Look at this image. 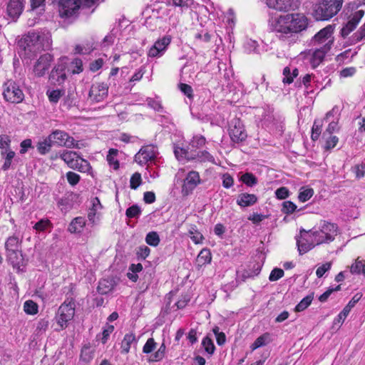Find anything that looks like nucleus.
<instances>
[{
  "label": "nucleus",
  "instance_id": "nucleus-1",
  "mask_svg": "<svg viewBox=\"0 0 365 365\" xmlns=\"http://www.w3.org/2000/svg\"><path fill=\"white\" fill-rule=\"evenodd\" d=\"M309 20L302 14L280 16L275 24V31L282 41H293L297 34L307 29Z\"/></svg>",
  "mask_w": 365,
  "mask_h": 365
},
{
  "label": "nucleus",
  "instance_id": "nucleus-2",
  "mask_svg": "<svg viewBox=\"0 0 365 365\" xmlns=\"http://www.w3.org/2000/svg\"><path fill=\"white\" fill-rule=\"evenodd\" d=\"M21 243L22 239L16 235L9 237L5 242L6 260L18 270L26 264L21 251Z\"/></svg>",
  "mask_w": 365,
  "mask_h": 365
},
{
  "label": "nucleus",
  "instance_id": "nucleus-3",
  "mask_svg": "<svg viewBox=\"0 0 365 365\" xmlns=\"http://www.w3.org/2000/svg\"><path fill=\"white\" fill-rule=\"evenodd\" d=\"M343 0H321L314 6L313 16L317 21L328 20L341 9Z\"/></svg>",
  "mask_w": 365,
  "mask_h": 365
},
{
  "label": "nucleus",
  "instance_id": "nucleus-4",
  "mask_svg": "<svg viewBox=\"0 0 365 365\" xmlns=\"http://www.w3.org/2000/svg\"><path fill=\"white\" fill-rule=\"evenodd\" d=\"M311 237H314L315 244L330 243L338 233V226L329 222L324 221L319 227L310 230Z\"/></svg>",
  "mask_w": 365,
  "mask_h": 365
},
{
  "label": "nucleus",
  "instance_id": "nucleus-5",
  "mask_svg": "<svg viewBox=\"0 0 365 365\" xmlns=\"http://www.w3.org/2000/svg\"><path fill=\"white\" fill-rule=\"evenodd\" d=\"M334 30L332 25L323 28L312 38L311 45L330 51L334 43Z\"/></svg>",
  "mask_w": 365,
  "mask_h": 365
},
{
  "label": "nucleus",
  "instance_id": "nucleus-6",
  "mask_svg": "<svg viewBox=\"0 0 365 365\" xmlns=\"http://www.w3.org/2000/svg\"><path fill=\"white\" fill-rule=\"evenodd\" d=\"M59 157L71 169L78 170L81 172H86L90 169L89 163L81 158L76 152L64 150L59 153Z\"/></svg>",
  "mask_w": 365,
  "mask_h": 365
},
{
  "label": "nucleus",
  "instance_id": "nucleus-7",
  "mask_svg": "<svg viewBox=\"0 0 365 365\" xmlns=\"http://www.w3.org/2000/svg\"><path fill=\"white\" fill-rule=\"evenodd\" d=\"M3 96L5 101L11 103H19L24 98V94L19 86L12 81H8L4 84Z\"/></svg>",
  "mask_w": 365,
  "mask_h": 365
},
{
  "label": "nucleus",
  "instance_id": "nucleus-8",
  "mask_svg": "<svg viewBox=\"0 0 365 365\" xmlns=\"http://www.w3.org/2000/svg\"><path fill=\"white\" fill-rule=\"evenodd\" d=\"M53 145L68 148H79L78 143L66 132L61 130H55L48 135Z\"/></svg>",
  "mask_w": 365,
  "mask_h": 365
},
{
  "label": "nucleus",
  "instance_id": "nucleus-9",
  "mask_svg": "<svg viewBox=\"0 0 365 365\" xmlns=\"http://www.w3.org/2000/svg\"><path fill=\"white\" fill-rule=\"evenodd\" d=\"M67 58L62 57L51 70L49 81L52 84L61 85L66 79V69L67 68Z\"/></svg>",
  "mask_w": 365,
  "mask_h": 365
},
{
  "label": "nucleus",
  "instance_id": "nucleus-10",
  "mask_svg": "<svg viewBox=\"0 0 365 365\" xmlns=\"http://www.w3.org/2000/svg\"><path fill=\"white\" fill-rule=\"evenodd\" d=\"M74 314L75 309L73 303L69 302L66 304L64 302L60 306L56 319L61 329L67 327L68 322L73 318Z\"/></svg>",
  "mask_w": 365,
  "mask_h": 365
},
{
  "label": "nucleus",
  "instance_id": "nucleus-11",
  "mask_svg": "<svg viewBox=\"0 0 365 365\" xmlns=\"http://www.w3.org/2000/svg\"><path fill=\"white\" fill-rule=\"evenodd\" d=\"M158 153V149L155 146L153 145H145L135 155L134 160L138 164L144 165L153 161Z\"/></svg>",
  "mask_w": 365,
  "mask_h": 365
},
{
  "label": "nucleus",
  "instance_id": "nucleus-12",
  "mask_svg": "<svg viewBox=\"0 0 365 365\" xmlns=\"http://www.w3.org/2000/svg\"><path fill=\"white\" fill-rule=\"evenodd\" d=\"M310 235V230L307 231L302 229L300 230L299 237H296L297 245L299 255H304L314 248L316 245H319V244H315L314 237H312Z\"/></svg>",
  "mask_w": 365,
  "mask_h": 365
},
{
  "label": "nucleus",
  "instance_id": "nucleus-13",
  "mask_svg": "<svg viewBox=\"0 0 365 365\" xmlns=\"http://www.w3.org/2000/svg\"><path fill=\"white\" fill-rule=\"evenodd\" d=\"M229 134L232 141L237 143L245 140L247 136L242 123L238 118L231 121Z\"/></svg>",
  "mask_w": 365,
  "mask_h": 365
},
{
  "label": "nucleus",
  "instance_id": "nucleus-14",
  "mask_svg": "<svg viewBox=\"0 0 365 365\" xmlns=\"http://www.w3.org/2000/svg\"><path fill=\"white\" fill-rule=\"evenodd\" d=\"M108 93V86L107 83L97 82L93 83L89 91V98L92 101L98 103L104 101Z\"/></svg>",
  "mask_w": 365,
  "mask_h": 365
},
{
  "label": "nucleus",
  "instance_id": "nucleus-15",
  "mask_svg": "<svg viewBox=\"0 0 365 365\" xmlns=\"http://www.w3.org/2000/svg\"><path fill=\"white\" fill-rule=\"evenodd\" d=\"M53 61V56L50 53H44L41 55L34 66V73L38 77L45 75L48 70L51 62Z\"/></svg>",
  "mask_w": 365,
  "mask_h": 365
},
{
  "label": "nucleus",
  "instance_id": "nucleus-16",
  "mask_svg": "<svg viewBox=\"0 0 365 365\" xmlns=\"http://www.w3.org/2000/svg\"><path fill=\"white\" fill-rule=\"evenodd\" d=\"M200 175L196 171H190L187 175L182 187V192L184 195H190L193 190L200 183Z\"/></svg>",
  "mask_w": 365,
  "mask_h": 365
},
{
  "label": "nucleus",
  "instance_id": "nucleus-17",
  "mask_svg": "<svg viewBox=\"0 0 365 365\" xmlns=\"http://www.w3.org/2000/svg\"><path fill=\"white\" fill-rule=\"evenodd\" d=\"M365 14V9L362 5H359L356 2H353L349 4L347 8L346 15L347 19L351 21L356 26L362 19Z\"/></svg>",
  "mask_w": 365,
  "mask_h": 365
},
{
  "label": "nucleus",
  "instance_id": "nucleus-18",
  "mask_svg": "<svg viewBox=\"0 0 365 365\" xmlns=\"http://www.w3.org/2000/svg\"><path fill=\"white\" fill-rule=\"evenodd\" d=\"M170 43V38L169 37H163L161 39L158 40L155 42L153 46L149 49L148 52V57L158 58L163 55L168 46Z\"/></svg>",
  "mask_w": 365,
  "mask_h": 365
},
{
  "label": "nucleus",
  "instance_id": "nucleus-19",
  "mask_svg": "<svg viewBox=\"0 0 365 365\" xmlns=\"http://www.w3.org/2000/svg\"><path fill=\"white\" fill-rule=\"evenodd\" d=\"M328 52L329 51L319 47H315L314 49L309 50L308 57L312 67H317L323 61Z\"/></svg>",
  "mask_w": 365,
  "mask_h": 365
},
{
  "label": "nucleus",
  "instance_id": "nucleus-20",
  "mask_svg": "<svg viewBox=\"0 0 365 365\" xmlns=\"http://www.w3.org/2000/svg\"><path fill=\"white\" fill-rule=\"evenodd\" d=\"M361 297V294H355L352 299L349 301V302L346 304V306L343 309V310L338 314L336 318L334 319V323H343L349 314L351 309L355 306V304L360 300Z\"/></svg>",
  "mask_w": 365,
  "mask_h": 365
},
{
  "label": "nucleus",
  "instance_id": "nucleus-21",
  "mask_svg": "<svg viewBox=\"0 0 365 365\" xmlns=\"http://www.w3.org/2000/svg\"><path fill=\"white\" fill-rule=\"evenodd\" d=\"M256 115L266 125H268L274 120V109L270 106H265L264 107L257 109Z\"/></svg>",
  "mask_w": 365,
  "mask_h": 365
},
{
  "label": "nucleus",
  "instance_id": "nucleus-22",
  "mask_svg": "<svg viewBox=\"0 0 365 365\" xmlns=\"http://www.w3.org/2000/svg\"><path fill=\"white\" fill-rule=\"evenodd\" d=\"M23 11L21 0H10L7 6L8 15L13 19H17Z\"/></svg>",
  "mask_w": 365,
  "mask_h": 365
},
{
  "label": "nucleus",
  "instance_id": "nucleus-23",
  "mask_svg": "<svg viewBox=\"0 0 365 365\" xmlns=\"http://www.w3.org/2000/svg\"><path fill=\"white\" fill-rule=\"evenodd\" d=\"M266 4L279 11H287L292 7V0H266Z\"/></svg>",
  "mask_w": 365,
  "mask_h": 365
},
{
  "label": "nucleus",
  "instance_id": "nucleus-24",
  "mask_svg": "<svg viewBox=\"0 0 365 365\" xmlns=\"http://www.w3.org/2000/svg\"><path fill=\"white\" fill-rule=\"evenodd\" d=\"M257 195L244 192L238 195L237 204L243 207H250L254 205L257 202Z\"/></svg>",
  "mask_w": 365,
  "mask_h": 365
},
{
  "label": "nucleus",
  "instance_id": "nucleus-25",
  "mask_svg": "<svg viewBox=\"0 0 365 365\" xmlns=\"http://www.w3.org/2000/svg\"><path fill=\"white\" fill-rule=\"evenodd\" d=\"M115 284L113 278L103 279L99 282L97 290L101 294H106L113 289Z\"/></svg>",
  "mask_w": 365,
  "mask_h": 365
},
{
  "label": "nucleus",
  "instance_id": "nucleus-26",
  "mask_svg": "<svg viewBox=\"0 0 365 365\" xmlns=\"http://www.w3.org/2000/svg\"><path fill=\"white\" fill-rule=\"evenodd\" d=\"M86 225V220L82 217L74 218L68 225V231L71 233H80Z\"/></svg>",
  "mask_w": 365,
  "mask_h": 365
},
{
  "label": "nucleus",
  "instance_id": "nucleus-27",
  "mask_svg": "<svg viewBox=\"0 0 365 365\" xmlns=\"http://www.w3.org/2000/svg\"><path fill=\"white\" fill-rule=\"evenodd\" d=\"M138 340L133 333L126 334L124 336L123 340L121 344L122 353L127 354L129 352L131 345L136 344Z\"/></svg>",
  "mask_w": 365,
  "mask_h": 365
},
{
  "label": "nucleus",
  "instance_id": "nucleus-28",
  "mask_svg": "<svg viewBox=\"0 0 365 365\" xmlns=\"http://www.w3.org/2000/svg\"><path fill=\"white\" fill-rule=\"evenodd\" d=\"M191 160H196L200 163L209 162L215 163V158L207 150H201L197 152L196 154H191Z\"/></svg>",
  "mask_w": 365,
  "mask_h": 365
},
{
  "label": "nucleus",
  "instance_id": "nucleus-29",
  "mask_svg": "<svg viewBox=\"0 0 365 365\" xmlns=\"http://www.w3.org/2000/svg\"><path fill=\"white\" fill-rule=\"evenodd\" d=\"M15 153L11 149L1 150V155L4 159V163L1 167V169L4 171H6L11 168L12 160L15 157Z\"/></svg>",
  "mask_w": 365,
  "mask_h": 365
},
{
  "label": "nucleus",
  "instance_id": "nucleus-30",
  "mask_svg": "<svg viewBox=\"0 0 365 365\" xmlns=\"http://www.w3.org/2000/svg\"><path fill=\"white\" fill-rule=\"evenodd\" d=\"M212 260V255L210 250L202 249L197 257L196 262L199 267L210 264Z\"/></svg>",
  "mask_w": 365,
  "mask_h": 365
},
{
  "label": "nucleus",
  "instance_id": "nucleus-31",
  "mask_svg": "<svg viewBox=\"0 0 365 365\" xmlns=\"http://www.w3.org/2000/svg\"><path fill=\"white\" fill-rule=\"evenodd\" d=\"M260 269L259 267L256 269V270L252 271L250 269H244L242 271H237V282H245L247 279L254 277L259 273Z\"/></svg>",
  "mask_w": 365,
  "mask_h": 365
},
{
  "label": "nucleus",
  "instance_id": "nucleus-32",
  "mask_svg": "<svg viewBox=\"0 0 365 365\" xmlns=\"http://www.w3.org/2000/svg\"><path fill=\"white\" fill-rule=\"evenodd\" d=\"M53 143L49 135L44 138L43 140L39 141L36 145L38 152L41 155H45L48 153L52 147Z\"/></svg>",
  "mask_w": 365,
  "mask_h": 365
},
{
  "label": "nucleus",
  "instance_id": "nucleus-33",
  "mask_svg": "<svg viewBox=\"0 0 365 365\" xmlns=\"http://www.w3.org/2000/svg\"><path fill=\"white\" fill-rule=\"evenodd\" d=\"M270 341H271L270 334L269 333H265V334L259 336L258 338H257L255 339V341L250 346V348L252 351H254L259 347L267 345Z\"/></svg>",
  "mask_w": 365,
  "mask_h": 365
},
{
  "label": "nucleus",
  "instance_id": "nucleus-34",
  "mask_svg": "<svg viewBox=\"0 0 365 365\" xmlns=\"http://www.w3.org/2000/svg\"><path fill=\"white\" fill-rule=\"evenodd\" d=\"M118 153V150L117 149L111 148L108 151V154L107 155L106 160L110 167H112L114 170H118L119 168V162L117 160V155Z\"/></svg>",
  "mask_w": 365,
  "mask_h": 365
},
{
  "label": "nucleus",
  "instance_id": "nucleus-35",
  "mask_svg": "<svg viewBox=\"0 0 365 365\" xmlns=\"http://www.w3.org/2000/svg\"><path fill=\"white\" fill-rule=\"evenodd\" d=\"M323 126V120L317 119L314 120L312 128L311 138L312 140L316 141L319 139Z\"/></svg>",
  "mask_w": 365,
  "mask_h": 365
},
{
  "label": "nucleus",
  "instance_id": "nucleus-36",
  "mask_svg": "<svg viewBox=\"0 0 365 365\" xmlns=\"http://www.w3.org/2000/svg\"><path fill=\"white\" fill-rule=\"evenodd\" d=\"M195 4V0H172V5L180 7L182 11L194 7Z\"/></svg>",
  "mask_w": 365,
  "mask_h": 365
},
{
  "label": "nucleus",
  "instance_id": "nucleus-37",
  "mask_svg": "<svg viewBox=\"0 0 365 365\" xmlns=\"http://www.w3.org/2000/svg\"><path fill=\"white\" fill-rule=\"evenodd\" d=\"M314 299V293H311L309 295L303 298L299 303L295 307V312H300L305 310L312 303Z\"/></svg>",
  "mask_w": 365,
  "mask_h": 365
},
{
  "label": "nucleus",
  "instance_id": "nucleus-38",
  "mask_svg": "<svg viewBox=\"0 0 365 365\" xmlns=\"http://www.w3.org/2000/svg\"><path fill=\"white\" fill-rule=\"evenodd\" d=\"M51 228L52 223L48 219H42L37 222L34 226V229L37 232H45L48 230H49V232H51Z\"/></svg>",
  "mask_w": 365,
  "mask_h": 365
},
{
  "label": "nucleus",
  "instance_id": "nucleus-39",
  "mask_svg": "<svg viewBox=\"0 0 365 365\" xmlns=\"http://www.w3.org/2000/svg\"><path fill=\"white\" fill-rule=\"evenodd\" d=\"M145 242L150 246L157 247L160 242L159 235L154 231L148 232L145 237Z\"/></svg>",
  "mask_w": 365,
  "mask_h": 365
},
{
  "label": "nucleus",
  "instance_id": "nucleus-40",
  "mask_svg": "<svg viewBox=\"0 0 365 365\" xmlns=\"http://www.w3.org/2000/svg\"><path fill=\"white\" fill-rule=\"evenodd\" d=\"M202 346L207 354H212L215 352V346L212 339L208 336L202 339Z\"/></svg>",
  "mask_w": 365,
  "mask_h": 365
},
{
  "label": "nucleus",
  "instance_id": "nucleus-41",
  "mask_svg": "<svg viewBox=\"0 0 365 365\" xmlns=\"http://www.w3.org/2000/svg\"><path fill=\"white\" fill-rule=\"evenodd\" d=\"M188 235L194 243L200 244L202 242L203 236L196 230L195 226L191 227L188 231Z\"/></svg>",
  "mask_w": 365,
  "mask_h": 365
},
{
  "label": "nucleus",
  "instance_id": "nucleus-42",
  "mask_svg": "<svg viewBox=\"0 0 365 365\" xmlns=\"http://www.w3.org/2000/svg\"><path fill=\"white\" fill-rule=\"evenodd\" d=\"M314 195L312 188L302 187L299 193L298 199L300 202H304L309 200Z\"/></svg>",
  "mask_w": 365,
  "mask_h": 365
},
{
  "label": "nucleus",
  "instance_id": "nucleus-43",
  "mask_svg": "<svg viewBox=\"0 0 365 365\" xmlns=\"http://www.w3.org/2000/svg\"><path fill=\"white\" fill-rule=\"evenodd\" d=\"M46 94L48 99L52 103H57L60 98L64 94V91L60 89L56 90H48Z\"/></svg>",
  "mask_w": 365,
  "mask_h": 365
},
{
  "label": "nucleus",
  "instance_id": "nucleus-44",
  "mask_svg": "<svg viewBox=\"0 0 365 365\" xmlns=\"http://www.w3.org/2000/svg\"><path fill=\"white\" fill-rule=\"evenodd\" d=\"M240 180L247 186L252 187L257 183L256 177L250 173H246L242 175Z\"/></svg>",
  "mask_w": 365,
  "mask_h": 365
},
{
  "label": "nucleus",
  "instance_id": "nucleus-45",
  "mask_svg": "<svg viewBox=\"0 0 365 365\" xmlns=\"http://www.w3.org/2000/svg\"><path fill=\"white\" fill-rule=\"evenodd\" d=\"M24 312L28 314H35L38 312V305L32 300H27L24 305Z\"/></svg>",
  "mask_w": 365,
  "mask_h": 365
},
{
  "label": "nucleus",
  "instance_id": "nucleus-46",
  "mask_svg": "<svg viewBox=\"0 0 365 365\" xmlns=\"http://www.w3.org/2000/svg\"><path fill=\"white\" fill-rule=\"evenodd\" d=\"M206 139L202 135H195L190 141V145L193 148H200L205 145Z\"/></svg>",
  "mask_w": 365,
  "mask_h": 365
},
{
  "label": "nucleus",
  "instance_id": "nucleus-47",
  "mask_svg": "<svg viewBox=\"0 0 365 365\" xmlns=\"http://www.w3.org/2000/svg\"><path fill=\"white\" fill-rule=\"evenodd\" d=\"M142 182L141 175L139 173L133 174L130 179V187L136 190Z\"/></svg>",
  "mask_w": 365,
  "mask_h": 365
},
{
  "label": "nucleus",
  "instance_id": "nucleus-48",
  "mask_svg": "<svg viewBox=\"0 0 365 365\" xmlns=\"http://www.w3.org/2000/svg\"><path fill=\"white\" fill-rule=\"evenodd\" d=\"M356 25L353 24L351 21H347L346 24L343 26L341 29V35L343 38H346L351 32H352L356 28Z\"/></svg>",
  "mask_w": 365,
  "mask_h": 365
},
{
  "label": "nucleus",
  "instance_id": "nucleus-49",
  "mask_svg": "<svg viewBox=\"0 0 365 365\" xmlns=\"http://www.w3.org/2000/svg\"><path fill=\"white\" fill-rule=\"evenodd\" d=\"M141 213L139 206L134 205L126 210L125 215L128 218L138 217Z\"/></svg>",
  "mask_w": 365,
  "mask_h": 365
},
{
  "label": "nucleus",
  "instance_id": "nucleus-50",
  "mask_svg": "<svg viewBox=\"0 0 365 365\" xmlns=\"http://www.w3.org/2000/svg\"><path fill=\"white\" fill-rule=\"evenodd\" d=\"M71 72L73 74H78L83 70V62L80 58H75L71 63Z\"/></svg>",
  "mask_w": 365,
  "mask_h": 365
},
{
  "label": "nucleus",
  "instance_id": "nucleus-51",
  "mask_svg": "<svg viewBox=\"0 0 365 365\" xmlns=\"http://www.w3.org/2000/svg\"><path fill=\"white\" fill-rule=\"evenodd\" d=\"M49 325L48 320L46 319H40L36 324V332L37 334H41L46 331Z\"/></svg>",
  "mask_w": 365,
  "mask_h": 365
},
{
  "label": "nucleus",
  "instance_id": "nucleus-52",
  "mask_svg": "<svg viewBox=\"0 0 365 365\" xmlns=\"http://www.w3.org/2000/svg\"><path fill=\"white\" fill-rule=\"evenodd\" d=\"M174 153H175V157L178 160H181L182 158L191 160L190 159L191 154H190L187 150L182 148H175L174 150Z\"/></svg>",
  "mask_w": 365,
  "mask_h": 365
},
{
  "label": "nucleus",
  "instance_id": "nucleus-53",
  "mask_svg": "<svg viewBox=\"0 0 365 365\" xmlns=\"http://www.w3.org/2000/svg\"><path fill=\"white\" fill-rule=\"evenodd\" d=\"M156 347V343L153 338H149L145 342L143 348V351L145 354H150L154 351Z\"/></svg>",
  "mask_w": 365,
  "mask_h": 365
},
{
  "label": "nucleus",
  "instance_id": "nucleus-54",
  "mask_svg": "<svg viewBox=\"0 0 365 365\" xmlns=\"http://www.w3.org/2000/svg\"><path fill=\"white\" fill-rule=\"evenodd\" d=\"M365 38V22L364 24L352 36V43H356Z\"/></svg>",
  "mask_w": 365,
  "mask_h": 365
},
{
  "label": "nucleus",
  "instance_id": "nucleus-55",
  "mask_svg": "<svg viewBox=\"0 0 365 365\" xmlns=\"http://www.w3.org/2000/svg\"><path fill=\"white\" fill-rule=\"evenodd\" d=\"M297 209V205L291 201H285L282 204V211L286 214H292Z\"/></svg>",
  "mask_w": 365,
  "mask_h": 365
},
{
  "label": "nucleus",
  "instance_id": "nucleus-56",
  "mask_svg": "<svg viewBox=\"0 0 365 365\" xmlns=\"http://www.w3.org/2000/svg\"><path fill=\"white\" fill-rule=\"evenodd\" d=\"M93 48L92 45H76L75 47V53L78 54H88L93 51Z\"/></svg>",
  "mask_w": 365,
  "mask_h": 365
},
{
  "label": "nucleus",
  "instance_id": "nucleus-57",
  "mask_svg": "<svg viewBox=\"0 0 365 365\" xmlns=\"http://www.w3.org/2000/svg\"><path fill=\"white\" fill-rule=\"evenodd\" d=\"M284 272L283 269H279V268H274L271 272L269 277V279L271 282L277 281L284 276Z\"/></svg>",
  "mask_w": 365,
  "mask_h": 365
},
{
  "label": "nucleus",
  "instance_id": "nucleus-58",
  "mask_svg": "<svg viewBox=\"0 0 365 365\" xmlns=\"http://www.w3.org/2000/svg\"><path fill=\"white\" fill-rule=\"evenodd\" d=\"M66 178L68 183L73 186L78 183L80 180V175L76 173L70 171L66 173Z\"/></svg>",
  "mask_w": 365,
  "mask_h": 365
},
{
  "label": "nucleus",
  "instance_id": "nucleus-59",
  "mask_svg": "<svg viewBox=\"0 0 365 365\" xmlns=\"http://www.w3.org/2000/svg\"><path fill=\"white\" fill-rule=\"evenodd\" d=\"M105 63L103 58H99L90 63V70L93 72H96L101 69Z\"/></svg>",
  "mask_w": 365,
  "mask_h": 365
},
{
  "label": "nucleus",
  "instance_id": "nucleus-60",
  "mask_svg": "<svg viewBox=\"0 0 365 365\" xmlns=\"http://www.w3.org/2000/svg\"><path fill=\"white\" fill-rule=\"evenodd\" d=\"M364 264V263L363 262V261L359 259L358 258L357 259H356L355 262L351 266L350 272L352 274H360Z\"/></svg>",
  "mask_w": 365,
  "mask_h": 365
},
{
  "label": "nucleus",
  "instance_id": "nucleus-61",
  "mask_svg": "<svg viewBox=\"0 0 365 365\" xmlns=\"http://www.w3.org/2000/svg\"><path fill=\"white\" fill-rule=\"evenodd\" d=\"M339 130L338 122L332 120L329 123L325 132L323 133V137L325 138L327 134H331L334 132L339 131Z\"/></svg>",
  "mask_w": 365,
  "mask_h": 365
},
{
  "label": "nucleus",
  "instance_id": "nucleus-62",
  "mask_svg": "<svg viewBox=\"0 0 365 365\" xmlns=\"http://www.w3.org/2000/svg\"><path fill=\"white\" fill-rule=\"evenodd\" d=\"M222 185L225 188H230L234 184L233 178L229 173H225L222 176Z\"/></svg>",
  "mask_w": 365,
  "mask_h": 365
},
{
  "label": "nucleus",
  "instance_id": "nucleus-63",
  "mask_svg": "<svg viewBox=\"0 0 365 365\" xmlns=\"http://www.w3.org/2000/svg\"><path fill=\"white\" fill-rule=\"evenodd\" d=\"M331 262H327V263L322 264V266L319 267L316 271V274H317V277H319V278L322 277L323 275L324 274V273L331 269Z\"/></svg>",
  "mask_w": 365,
  "mask_h": 365
},
{
  "label": "nucleus",
  "instance_id": "nucleus-64",
  "mask_svg": "<svg viewBox=\"0 0 365 365\" xmlns=\"http://www.w3.org/2000/svg\"><path fill=\"white\" fill-rule=\"evenodd\" d=\"M150 250L148 247L145 245H142L139 247L138 250L137 252V255L138 257L145 259L150 255Z\"/></svg>",
  "mask_w": 365,
  "mask_h": 365
}]
</instances>
